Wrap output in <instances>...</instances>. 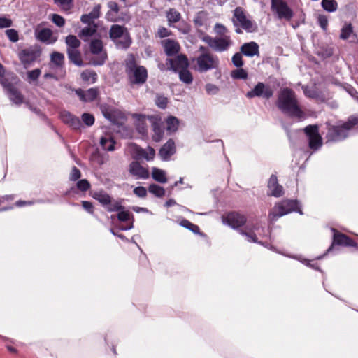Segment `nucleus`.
Wrapping results in <instances>:
<instances>
[{"mask_svg": "<svg viewBox=\"0 0 358 358\" xmlns=\"http://www.w3.org/2000/svg\"><path fill=\"white\" fill-rule=\"evenodd\" d=\"M277 106L284 113L299 119L303 117L304 113L300 109L294 91L289 88L282 89L278 95Z\"/></svg>", "mask_w": 358, "mask_h": 358, "instance_id": "nucleus-1", "label": "nucleus"}, {"mask_svg": "<svg viewBox=\"0 0 358 358\" xmlns=\"http://www.w3.org/2000/svg\"><path fill=\"white\" fill-rule=\"evenodd\" d=\"M192 64L194 70L203 73L217 69L220 61L217 56L210 52H206L192 59Z\"/></svg>", "mask_w": 358, "mask_h": 358, "instance_id": "nucleus-2", "label": "nucleus"}, {"mask_svg": "<svg viewBox=\"0 0 358 358\" xmlns=\"http://www.w3.org/2000/svg\"><path fill=\"white\" fill-rule=\"evenodd\" d=\"M126 73L129 82L132 84L141 85L145 83L148 78L146 69L136 64L134 57H131L126 61Z\"/></svg>", "mask_w": 358, "mask_h": 358, "instance_id": "nucleus-3", "label": "nucleus"}, {"mask_svg": "<svg viewBox=\"0 0 358 358\" xmlns=\"http://www.w3.org/2000/svg\"><path fill=\"white\" fill-rule=\"evenodd\" d=\"M232 22L234 27H236V32L238 34L242 33L241 28L247 32H254L257 29V24L249 19L243 9L241 7H237L234 10Z\"/></svg>", "mask_w": 358, "mask_h": 358, "instance_id": "nucleus-4", "label": "nucleus"}, {"mask_svg": "<svg viewBox=\"0 0 358 358\" xmlns=\"http://www.w3.org/2000/svg\"><path fill=\"white\" fill-rule=\"evenodd\" d=\"M293 211H296L301 215L303 214V212L299 209L297 201L285 200L276 203L268 216L270 220L274 222L279 217Z\"/></svg>", "mask_w": 358, "mask_h": 358, "instance_id": "nucleus-5", "label": "nucleus"}, {"mask_svg": "<svg viewBox=\"0 0 358 358\" xmlns=\"http://www.w3.org/2000/svg\"><path fill=\"white\" fill-rule=\"evenodd\" d=\"M19 83L20 79L15 75L10 76V80L2 83V87L9 100L16 106H20L24 103V96L17 87Z\"/></svg>", "mask_w": 358, "mask_h": 358, "instance_id": "nucleus-6", "label": "nucleus"}, {"mask_svg": "<svg viewBox=\"0 0 358 358\" xmlns=\"http://www.w3.org/2000/svg\"><path fill=\"white\" fill-rule=\"evenodd\" d=\"M110 37L119 48L126 49L131 43L130 35L127 29L118 24H114L111 27Z\"/></svg>", "mask_w": 358, "mask_h": 358, "instance_id": "nucleus-7", "label": "nucleus"}, {"mask_svg": "<svg viewBox=\"0 0 358 358\" xmlns=\"http://www.w3.org/2000/svg\"><path fill=\"white\" fill-rule=\"evenodd\" d=\"M202 40L216 52L227 51L233 45V41L230 36L211 37L206 35L203 37Z\"/></svg>", "mask_w": 358, "mask_h": 358, "instance_id": "nucleus-8", "label": "nucleus"}, {"mask_svg": "<svg viewBox=\"0 0 358 358\" xmlns=\"http://www.w3.org/2000/svg\"><path fill=\"white\" fill-rule=\"evenodd\" d=\"M90 52L94 57L92 59V64L94 66H101L107 59V53L103 50V43L99 39H94L90 43Z\"/></svg>", "mask_w": 358, "mask_h": 358, "instance_id": "nucleus-9", "label": "nucleus"}, {"mask_svg": "<svg viewBox=\"0 0 358 358\" xmlns=\"http://www.w3.org/2000/svg\"><path fill=\"white\" fill-rule=\"evenodd\" d=\"M355 123L349 121L342 125L333 126L329 128L327 138L328 141H338L343 140L348 135V131L352 128Z\"/></svg>", "mask_w": 358, "mask_h": 358, "instance_id": "nucleus-10", "label": "nucleus"}, {"mask_svg": "<svg viewBox=\"0 0 358 358\" xmlns=\"http://www.w3.org/2000/svg\"><path fill=\"white\" fill-rule=\"evenodd\" d=\"M271 9L280 20L289 21L294 16L292 10L285 0H271Z\"/></svg>", "mask_w": 358, "mask_h": 358, "instance_id": "nucleus-11", "label": "nucleus"}, {"mask_svg": "<svg viewBox=\"0 0 358 358\" xmlns=\"http://www.w3.org/2000/svg\"><path fill=\"white\" fill-rule=\"evenodd\" d=\"M304 131L308 138V143L310 149L318 150L322 145V139L319 134L317 125H308L304 128Z\"/></svg>", "mask_w": 358, "mask_h": 358, "instance_id": "nucleus-12", "label": "nucleus"}, {"mask_svg": "<svg viewBox=\"0 0 358 358\" xmlns=\"http://www.w3.org/2000/svg\"><path fill=\"white\" fill-rule=\"evenodd\" d=\"M273 95V90L271 87L262 82H259L252 90L248 92L246 94V96L249 99L262 97L266 99H269Z\"/></svg>", "mask_w": 358, "mask_h": 358, "instance_id": "nucleus-13", "label": "nucleus"}, {"mask_svg": "<svg viewBox=\"0 0 358 358\" xmlns=\"http://www.w3.org/2000/svg\"><path fill=\"white\" fill-rule=\"evenodd\" d=\"M41 55V50L37 47H30L22 50L19 53V59L24 66L30 65Z\"/></svg>", "mask_w": 358, "mask_h": 358, "instance_id": "nucleus-14", "label": "nucleus"}, {"mask_svg": "<svg viewBox=\"0 0 358 358\" xmlns=\"http://www.w3.org/2000/svg\"><path fill=\"white\" fill-rule=\"evenodd\" d=\"M166 64L170 66L169 69L174 72L188 69L189 64L187 56L182 54L178 55L175 58L167 59Z\"/></svg>", "mask_w": 358, "mask_h": 358, "instance_id": "nucleus-15", "label": "nucleus"}, {"mask_svg": "<svg viewBox=\"0 0 358 358\" xmlns=\"http://www.w3.org/2000/svg\"><path fill=\"white\" fill-rule=\"evenodd\" d=\"M34 35L38 41L46 44H53L57 41V36L54 35L52 31L48 28L37 27Z\"/></svg>", "mask_w": 358, "mask_h": 358, "instance_id": "nucleus-16", "label": "nucleus"}, {"mask_svg": "<svg viewBox=\"0 0 358 358\" xmlns=\"http://www.w3.org/2000/svg\"><path fill=\"white\" fill-rule=\"evenodd\" d=\"M132 155L134 158L136 159H145L147 161H150L154 159L155 151L151 147L143 149L136 145H134L132 146Z\"/></svg>", "mask_w": 358, "mask_h": 358, "instance_id": "nucleus-17", "label": "nucleus"}, {"mask_svg": "<svg viewBox=\"0 0 358 358\" xmlns=\"http://www.w3.org/2000/svg\"><path fill=\"white\" fill-rule=\"evenodd\" d=\"M148 121L151 124L154 132L152 139L156 141H160L164 136L162 119L158 115H152L148 117Z\"/></svg>", "mask_w": 358, "mask_h": 358, "instance_id": "nucleus-18", "label": "nucleus"}, {"mask_svg": "<svg viewBox=\"0 0 358 358\" xmlns=\"http://www.w3.org/2000/svg\"><path fill=\"white\" fill-rule=\"evenodd\" d=\"M75 93L83 102H92L96 99L99 94L97 88L94 87L90 88L87 90L77 89L75 90Z\"/></svg>", "mask_w": 358, "mask_h": 358, "instance_id": "nucleus-19", "label": "nucleus"}, {"mask_svg": "<svg viewBox=\"0 0 358 358\" xmlns=\"http://www.w3.org/2000/svg\"><path fill=\"white\" fill-rule=\"evenodd\" d=\"M130 173L138 179H147L149 177L148 170L142 166L139 162H133L129 165Z\"/></svg>", "mask_w": 358, "mask_h": 358, "instance_id": "nucleus-20", "label": "nucleus"}, {"mask_svg": "<svg viewBox=\"0 0 358 358\" xmlns=\"http://www.w3.org/2000/svg\"><path fill=\"white\" fill-rule=\"evenodd\" d=\"M60 118L63 122L68 124L73 129H78L81 126L80 119L68 111L64 110L61 112Z\"/></svg>", "mask_w": 358, "mask_h": 358, "instance_id": "nucleus-21", "label": "nucleus"}, {"mask_svg": "<svg viewBox=\"0 0 358 358\" xmlns=\"http://www.w3.org/2000/svg\"><path fill=\"white\" fill-rule=\"evenodd\" d=\"M162 45L168 56H172L177 54L180 49V44L176 41L169 38L163 40L162 41Z\"/></svg>", "mask_w": 358, "mask_h": 358, "instance_id": "nucleus-22", "label": "nucleus"}, {"mask_svg": "<svg viewBox=\"0 0 358 358\" xmlns=\"http://www.w3.org/2000/svg\"><path fill=\"white\" fill-rule=\"evenodd\" d=\"M226 220L227 224L231 227L238 228L245 223L246 218L244 215L234 212L228 214Z\"/></svg>", "mask_w": 358, "mask_h": 358, "instance_id": "nucleus-23", "label": "nucleus"}, {"mask_svg": "<svg viewBox=\"0 0 358 358\" xmlns=\"http://www.w3.org/2000/svg\"><path fill=\"white\" fill-rule=\"evenodd\" d=\"M268 188L270 191L269 194L271 196L279 197L283 194V188L278 183L277 177L272 175L268 182Z\"/></svg>", "mask_w": 358, "mask_h": 358, "instance_id": "nucleus-24", "label": "nucleus"}, {"mask_svg": "<svg viewBox=\"0 0 358 358\" xmlns=\"http://www.w3.org/2000/svg\"><path fill=\"white\" fill-rule=\"evenodd\" d=\"M176 152L175 143L169 140L159 150V155L163 160H167Z\"/></svg>", "mask_w": 358, "mask_h": 358, "instance_id": "nucleus-25", "label": "nucleus"}, {"mask_svg": "<svg viewBox=\"0 0 358 358\" xmlns=\"http://www.w3.org/2000/svg\"><path fill=\"white\" fill-rule=\"evenodd\" d=\"M334 232L333 243L345 246H353L355 243L352 240L343 234L339 233L334 229H332Z\"/></svg>", "mask_w": 358, "mask_h": 358, "instance_id": "nucleus-26", "label": "nucleus"}, {"mask_svg": "<svg viewBox=\"0 0 358 358\" xmlns=\"http://www.w3.org/2000/svg\"><path fill=\"white\" fill-rule=\"evenodd\" d=\"M135 119V125L138 131L141 134L147 133V120L150 116L145 115L134 114L133 115Z\"/></svg>", "mask_w": 358, "mask_h": 358, "instance_id": "nucleus-27", "label": "nucleus"}, {"mask_svg": "<svg viewBox=\"0 0 358 358\" xmlns=\"http://www.w3.org/2000/svg\"><path fill=\"white\" fill-rule=\"evenodd\" d=\"M101 5H96L93 10L88 14H85L81 16L80 20L83 23L90 24L94 22V20L97 19L100 16Z\"/></svg>", "mask_w": 358, "mask_h": 358, "instance_id": "nucleus-28", "label": "nucleus"}, {"mask_svg": "<svg viewBox=\"0 0 358 358\" xmlns=\"http://www.w3.org/2000/svg\"><path fill=\"white\" fill-rule=\"evenodd\" d=\"M241 52L248 57L259 55V45L255 42L244 43L241 48Z\"/></svg>", "mask_w": 358, "mask_h": 358, "instance_id": "nucleus-29", "label": "nucleus"}, {"mask_svg": "<svg viewBox=\"0 0 358 358\" xmlns=\"http://www.w3.org/2000/svg\"><path fill=\"white\" fill-rule=\"evenodd\" d=\"M67 54L69 59L71 62H73L78 66H81L83 65L81 55L78 48H67Z\"/></svg>", "mask_w": 358, "mask_h": 358, "instance_id": "nucleus-30", "label": "nucleus"}, {"mask_svg": "<svg viewBox=\"0 0 358 358\" xmlns=\"http://www.w3.org/2000/svg\"><path fill=\"white\" fill-rule=\"evenodd\" d=\"M152 177L155 181L160 183L164 184L168 181L165 171L156 167H153L152 169Z\"/></svg>", "mask_w": 358, "mask_h": 358, "instance_id": "nucleus-31", "label": "nucleus"}, {"mask_svg": "<svg viewBox=\"0 0 358 358\" xmlns=\"http://www.w3.org/2000/svg\"><path fill=\"white\" fill-rule=\"evenodd\" d=\"M208 14L206 11H199L196 13L193 22L196 27L203 26L208 21Z\"/></svg>", "mask_w": 358, "mask_h": 358, "instance_id": "nucleus-32", "label": "nucleus"}, {"mask_svg": "<svg viewBox=\"0 0 358 358\" xmlns=\"http://www.w3.org/2000/svg\"><path fill=\"white\" fill-rule=\"evenodd\" d=\"M352 35L355 36L352 24L351 23L345 22L341 29L340 38L347 40Z\"/></svg>", "mask_w": 358, "mask_h": 358, "instance_id": "nucleus-33", "label": "nucleus"}, {"mask_svg": "<svg viewBox=\"0 0 358 358\" xmlns=\"http://www.w3.org/2000/svg\"><path fill=\"white\" fill-rule=\"evenodd\" d=\"M115 142L110 136H102L100 139V145L104 150L113 151Z\"/></svg>", "mask_w": 358, "mask_h": 358, "instance_id": "nucleus-34", "label": "nucleus"}, {"mask_svg": "<svg viewBox=\"0 0 358 358\" xmlns=\"http://www.w3.org/2000/svg\"><path fill=\"white\" fill-rule=\"evenodd\" d=\"M94 199L97 200L100 203H101L103 206L109 204L110 203V196L106 192L103 191L94 192L93 194Z\"/></svg>", "mask_w": 358, "mask_h": 358, "instance_id": "nucleus-35", "label": "nucleus"}, {"mask_svg": "<svg viewBox=\"0 0 358 358\" xmlns=\"http://www.w3.org/2000/svg\"><path fill=\"white\" fill-rule=\"evenodd\" d=\"M166 18L169 24L176 23L181 19L180 13L175 8H170L166 13Z\"/></svg>", "mask_w": 358, "mask_h": 358, "instance_id": "nucleus-36", "label": "nucleus"}, {"mask_svg": "<svg viewBox=\"0 0 358 358\" xmlns=\"http://www.w3.org/2000/svg\"><path fill=\"white\" fill-rule=\"evenodd\" d=\"M51 63L57 68H60L64 64V56L62 53L54 52L51 55Z\"/></svg>", "mask_w": 358, "mask_h": 358, "instance_id": "nucleus-37", "label": "nucleus"}, {"mask_svg": "<svg viewBox=\"0 0 358 358\" xmlns=\"http://www.w3.org/2000/svg\"><path fill=\"white\" fill-rule=\"evenodd\" d=\"M81 78L86 82L94 83L97 80V74L92 70H85L81 73Z\"/></svg>", "mask_w": 358, "mask_h": 358, "instance_id": "nucleus-38", "label": "nucleus"}, {"mask_svg": "<svg viewBox=\"0 0 358 358\" xmlns=\"http://www.w3.org/2000/svg\"><path fill=\"white\" fill-rule=\"evenodd\" d=\"M321 6L327 12H334L338 8V3L335 0H322Z\"/></svg>", "mask_w": 358, "mask_h": 358, "instance_id": "nucleus-39", "label": "nucleus"}, {"mask_svg": "<svg viewBox=\"0 0 358 358\" xmlns=\"http://www.w3.org/2000/svg\"><path fill=\"white\" fill-rule=\"evenodd\" d=\"M88 26L83 28L80 34V37H90L94 35L96 31L97 25L92 22L90 24H87Z\"/></svg>", "mask_w": 358, "mask_h": 358, "instance_id": "nucleus-40", "label": "nucleus"}, {"mask_svg": "<svg viewBox=\"0 0 358 358\" xmlns=\"http://www.w3.org/2000/svg\"><path fill=\"white\" fill-rule=\"evenodd\" d=\"M148 191L150 193L159 198H162L165 195L164 188L157 184H151L148 187Z\"/></svg>", "mask_w": 358, "mask_h": 358, "instance_id": "nucleus-41", "label": "nucleus"}, {"mask_svg": "<svg viewBox=\"0 0 358 358\" xmlns=\"http://www.w3.org/2000/svg\"><path fill=\"white\" fill-rule=\"evenodd\" d=\"M179 74L180 80L186 83L190 84L193 81V77L191 72L187 69H185L178 72Z\"/></svg>", "mask_w": 358, "mask_h": 358, "instance_id": "nucleus-42", "label": "nucleus"}, {"mask_svg": "<svg viewBox=\"0 0 358 358\" xmlns=\"http://www.w3.org/2000/svg\"><path fill=\"white\" fill-rule=\"evenodd\" d=\"M166 124V129L168 131L171 133L175 132L178 129L179 121L176 117L171 116L167 118Z\"/></svg>", "mask_w": 358, "mask_h": 358, "instance_id": "nucleus-43", "label": "nucleus"}, {"mask_svg": "<svg viewBox=\"0 0 358 358\" xmlns=\"http://www.w3.org/2000/svg\"><path fill=\"white\" fill-rule=\"evenodd\" d=\"M66 43L68 46L67 48H75L77 49L80 45V41L77 38L76 36L69 35L66 38Z\"/></svg>", "mask_w": 358, "mask_h": 358, "instance_id": "nucleus-44", "label": "nucleus"}, {"mask_svg": "<svg viewBox=\"0 0 358 358\" xmlns=\"http://www.w3.org/2000/svg\"><path fill=\"white\" fill-rule=\"evenodd\" d=\"M180 224L182 227L192 231L194 234H198L199 232V227L197 225L190 222L187 220L184 219V220H181V222H180Z\"/></svg>", "mask_w": 358, "mask_h": 358, "instance_id": "nucleus-45", "label": "nucleus"}, {"mask_svg": "<svg viewBox=\"0 0 358 358\" xmlns=\"http://www.w3.org/2000/svg\"><path fill=\"white\" fill-rule=\"evenodd\" d=\"M214 31L218 36H229L227 34L228 29L227 27L220 23H216L214 26Z\"/></svg>", "mask_w": 358, "mask_h": 358, "instance_id": "nucleus-46", "label": "nucleus"}, {"mask_svg": "<svg viewBox=\"0 0 358 358\" xmlns=\"http://www.w3.org/2000/svg\"><path fill=\"white\" fill-rule=\"evenodd\" d=\"M62 10H68L72 7L73 0H54Z\"/></svg>", "mask_w": 358, "mask_h": 358, "instance_id": "nucleus-47", "label": "nucleus"}, {"mask_svg": "<svg viewBox=\"0 0 358 358\" xmlns=\"http://www.w3.org/2000/svg\"><path fill=\"white\" fill-rule=\"evenodd\" d=\"M231 76L236 79H246L248 73L243 69H238L231 72Z\"/></svg>", "mask_w": 358, "mask_h": 358, "instance_id": "nucleus-48", "label": "nucleus"}, {"mask_svg": "<svg viewBox=\"0 0 358 358\" xmlns=\"http://www.w3.org/2000/svg\"><path fill=\"white\" fill-rule=\"evenodd\" d=\"M155 103L159 108L164 109L167 106L168 99L162 95L157 94Z\"/></svg>", "mask_w": 358, "mask_h": 358, "instance_id": "nucleus-49", "label": "nucleus"}, {"mask_svg": "<svg viewBox=\"0 0 358 358\" xmlns=\"http://www.w3.org/2000/svg\"><path fill=\"white\" fill-rule=\"evenodd\" d=\"M108 211L109 212H114V211H119L121 209L123 208L122 205L118 201H114L112 202V200L110 199V203L105 206Z\"/></svg>", "mask_w": 358, "mask_h": 358, "instance_id": "nucleus-50", "label": "nucleus"}, {"mask_svg": "<svg viewBox=\"0 0 358 358\" xmlns=\"http://www.w3.org/2000/svg\"><path fill=\"white\" fill-rule=\"evenodd\" d=\"M51 20L59 27H62L65 24L64 17L58 14H52L51 15Z\"/></svg>", "mask_w": 358, "mask_h": 358, "instance_id": "nucleus-51", "label": "nucleus"}, {"mask_svg": "<svg viewBox=\"0 0 358 358\" xmlns=\"http://www.w3.org/2000/svg\"><path fill=\"white\" fill-rule=\"evenodd\" d=\"M317 22L320 27L324 31H327L328 27V18L327 16L324 15H319L317 17Z\"/></svg>", "mask_w": 358, "mask_h": 358, "instance_id": "nucleus-52", "label": "nucleus"}, {"mask_svg": "<svg viewBox=\"0 0 358 358\" xmlns=\"http://www.w3.org/2000/svg\"><path fill=\"white\" fill-rule=\"evenodd\" d=\"M82 121L88 127L92 126L94 122V117L90 113H85L82 115Z\"/></svg>", "mask_w": 358, "mask_h": 358, "instance_id": "nucleus-53", "label": "nucleus"}, {"mask_svg": "<svg viewBox=\"0 0 358 358\" xmlns=\"http://www.w3.org/2000/svg\"><path fill=\"white\" fill-rule=\"evenodd\" d=\"M76 186L79 190L85 192L90 189V184L87 180L83 179L77 182Z\"/></svg>", "mask_w": 358, "mask_h": 358, "instance_id": "nucleus-54", "label": "nucleus"}, {"mask_svg": "<svg viewBox=\"0 0 358 358\" xmlns=\"http://www.w3.org/2000/svg\"><path fill=\"white\" fill-rule=\"evenodd\" d=\"M132 215L128 210H120L117 218L120 221L126 222L131 219Z\"/></svg>", "mask_w": 358, "mask_h": 358, "instance_id": "nucleus-55", "label": "nucleus"}, {"mask_svg": "<svg viewBox=\"0 0 358 358\" xmlns=\"http://www.w3.org/2000/svg\"><path fill=\"white\" fill-rule=\"evenodd\" d=\"M8 38L12 42H17L19 39L18 33L15 29H10L6 31Z\"/></svg>", "mask_w": 358, "mask_h": 358, "instance_id": "nucleus-56", "label": "nucleus"}, {"mask_svg": "<svg viewBox=\"0 0 358 358\" xmlns=\"http://www.w3.org/2000/svg\"><path fill=\"white\" fill-rule=\"evenodd\" d=\"M232 62L236 67H241L243 66V62L242 60V55L241 53H236L232 57Z\"/></svg>", "mask_w": 358, "mask_h": 358, "instance_id": "nucleus-57", "label": "nucleus"}, {"mask_svg": "<svg viewBox=\"0 0 358 358\" xmlns=\"http://www.w3.org/2000/svg\"><path fill=\"white\" fill-rule=\"evenodd\" d=\"M134 193L138 197L144 198L147 195V189L142 186L137 187L134 189Z\"/></svg>", "mask_w": 358, "mask_h": 358, "instance_id": "nucleus-58", "label": "nucleus"}, {"mask_svg": "<svg viewBox=\"0 0 358 358\" xmlns=\"http://www.w3.org/2000/svg\"><path fill=\"white\" fill-rule=\"evenodd\" d=\"M41 70L39 69H36L32 71H30L27 73V76L29 80H36L41 75Z\"/></svg>", "mask_w": 358, "mask_h": 358, "instance_id": "nucleus-59", "label": "nucleus"}, {"mask_svg": "<svg viewBox=\"0 0 358 358\" xmlns=\"http://www.w3.org/2000/svg\"><path fill=\"white\" fill-rule=\"evenodd\" d=\"M81 176L80 171L78 169H77L76 166L73 167L69 179L71 181H76L78 179H79Z\"/></svg>", "mask_w": 358, "mask_h": 358, "instance_id": "nucleus-60", "label": "nucleus"}, {"mask_svg": "<svg viewBox=\"0 0 358 358\" xmlns=\"http://www.w3.org/2000/svg\"><path fill=\"white\" fill-rule=\"evenodd\" d=\"M12 25V20L3 16H0V28H7Z\"/></svg>", "mask_w": 358, "mask_h": 358, "instance_id": "nucleus-61", "label": "nucleus"}, {"mask_svg": "<svg viewBox=\"0 0 358 358\" xmlns=\"http://www.w3.org/2000/svg\"><path fill=\"white\" fill-rule=\"evenodd\" d=\"M205 88L206 90V92L209 94H215L217 93V92L219 90L218 87L215 85H213L211 83H208L206 85Z\"/></svg>", "mask_w": 358, "mask_h": 358, "instance_id": "nucleus-62", "label": "nucleus"}, {"mask_svg": "<svg viewBox=\"0 0 358 358\" xmlns=\"http://www.w3.org/2000/svg\"><path fill=\"white\" fill-rule=\"evenodd\" d=\"M101 110L104 117L110 120H113V115L111 110L108 108L107 106L103 105L101 106Z\"/></svg>", "mask_w": 358, "mask_h": 358, "instance_id": "nucleus-63", "label": "nucleus"}, {"mask_svg": "<svg viewBox=\"0 0 358 358\" xmlns=\"http://www.w3.org/2000/svg\"><path fill=\"white\" fill-rule=\"evenodd\" d=\"M241 234L246 236L248 241L249 242H257V236L256 234L252 231L246 232L244 231H241Z\"/></svg>", "mask_w": 358, "mask_h": 358, "instance_id": "nucleus-64", "label": "nucleus"}]
</instances>
